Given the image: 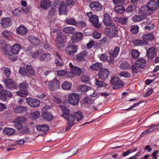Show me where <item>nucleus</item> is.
I'll use <instances>...</instances> for the list:
<instances>
[{
	"mask_svg": "<svg viewBox=\"0 0 159 159\" xmlns=\"http://www.w3.org/2000/svg\"><path fill=\"white\" fill-rule=\"evenodd\" d=\"M108 26L104 29V31L106 35L109 37H118V31L115 24L113 23Z\"/></svg>",
	"mask_w": 159,
	"mask_h": 159,
	"instance_id": "f257e3e1",
	"label": "nucleus"
},
{
	"mask_svg": "<svg viewBox=\"0 0 159 159\" xmlns=\"http://www.w3.org/2000/svg\"><path fill=\"white\" fill-rule=\"evenodd\" d=\"M86 14L89 18V21L94 27L97 28L101 27V25L99 23V18L97 16L93 15L91 11L87 12Z\"/></svg>",
	"mask_w": 159,
	"mask_h": 159,
	"instance_id": "f03ea898",
	"label": "nucleus"
},
{
	"mask_svg": "<svg viewBox=\"0 0 159 159\" xmlns=\"http://www.w3.org/2000/svg\"><path fill=\"white\" fill-rule=\"evenodd\" d=\"M18 87L21 91H19L17 92V95L21 97L26 96L28 93L27 90L28 86L27 83L25 81H23L19 84Z\"/></svg>",
	"mask_w": 159,
	"mask_h": 159,
	"instance_id": "7ed1b4c3",
	"label": "nucleus"
},
{
	"mask_svg": "<svg viewBox=\"0 0 159 159\" xmlns=\"http://www.w3.org/2000/svg\"><path fill=\"white\" fill-rule=\"evenodd\" d=\"M69 67L70 68L72 76H79L81 73L85 72V69L84 67L81 69L75 66H74L72 63L69 64Z\"/></svg>",
	"mask_w": 159,
	"mask_h": 159,
	"instance_id": "20e7f679",
	"label": "nucleus"
},
{
	"mask_svg": "<svg viewBox=\"0 0 159 159\" xmlns=\"http://www.w3.org/2000/svg\"><path fill=\"white\" fill-rule=\"evenodd\" d=\"M4 82L5 84L6 88L11 90L17 89L18 87L17 83L13 79L11 78L5 79Z\"/></svg>",
	"mask_w": 159,
	"mask_h": 159,
	"instance_id": "39448f33",
	"label": "nucleus"
},
{
	"mask_svg": "<svg viewBox=\"0 0 159 159\" xmlns=\"http://www.w3.org/2000/svg\"><path fill=\"white\" fill-rule=\"evenodd\" d=\"M48 85V89L51 91H55L59 87V83L57 79H54L51 81H46Z\"/></svg>",
	"mask_w": 159,
	"mask_h": 159,
	"instance_id": "423d86ee",
	"label": "nucleus"
},
{
	"mask_svg": "<svg viewBox=\"0 0 159 159\" xmlns=\"http://www.w3.org/2000/svg\"><path fill=\"white\" fill-rule=\"evenodd\" d=\"M59 107L63 113L61 115L66 120L75 118L73 115L70 114V110L67 108L63 105L60 106Z\"/></svg>",
	"mask_w": 159,
	"mask_h": 159,
	"instance_id": "0eeeda50",
	"label": "nucleus"
},
{
	"mask_svg": "<svg viewBox=\"0 0 159 159\" xmlns=\"http://www.w3.org/2000/svg\"><path fill=\"white\" fill-rule=\"evenodd\" d=\"M79 95L75 93H72L69 96L68 100L70 103L73 105H77L79 102Z\"/></svg>",
	"mask_w": 159,
	"mask_h": 159,
	"instance_id": "6e6552de",
	"label": "nucleus"
},
{
	"mask_svg": "<svg viewBox=\"0 0 159 159\" xmlns=\"http://www.w3.org/2000/svg\"><path fill=\"white\" fill-rule=\"evenodd\" d=\"M89 6L92 11L95 12L100 11L102 9V5L97 1H93L90 2Z\"/></svg>",
	"mask_w": 159,
	"mask_h": 159,
	"instance_id": "1a4fd4ad",
	"label": "nucleus"
},
{
	"mask_svg": "<svg viewBox=\"0 0 159 159\" xmlns=\"http://www.w3.org/2000/svg\"><path fill=\"white\" fill-rule=\"evenodd\" d=\"M110 74V72L107 69H102L99 70L98 76L99 79L105 80L108 78Z\"/></svg>",
	"mask_w": 159,
	"mask_h": 159,
	"instance_id": "9d476101",
	"label": "nucleus"
},
{
	"mask_svg": "<svg viewBox=\"0 0 159 159\" xmlns=\"http://www.w3.org/2000/svg\"><path fill=\"white\" fill-rule=\"evenodd\" d=\"M26 101L29 105L33 108L38 107L40 103V101L38 99L30 98H27Z\"/></svg>",
	"mask_w": 159,
	"mask_h": 159,
	"instance_id": "9b49d317",
	"label": "nucleus"
},
{
	"mask_svg": "<svg viewBox=\"0 0 159 159\" xmlns=\"http://www.w3.org/2000/svg\"><path fill=\"white\" fill-rule=\"evenodd\" d=\"M110 81L112 84L115 86L117 88H121L124 86L123 81L117 77L112 78Z\"/></svg>",
	"mask_w": 159,
	"mask_h": 159,
	"instance_id": "f8f14e48",
	"label": "nucleus"
},
{
	"mask_svg": "<svg viewBox=\"0 0 159 159\" xmlns=\"http://www.w3.org/2000/svg\"><path fill=\"white\" fill-rule=\"evenodd\" d=\"M3 86L1 84V99L5 101L7 98L12 97V95L10 91L3 90Z\"/></svg>",
	"mask_w": 159,
	"mask_h": 159,
	"instance_id": "ddd939ff",
	"label": "nucleus"
},
{
	"mask_svg": "<svg viewBox=\"0 0 159 159\" xmlns=\"http://www.w3.org/2000/svg\"><path fill=\"white\" fill-rule=\"evenodd\" d=\"M77 50L78 47L77 46L70 45L66 48L65 51L67 54L72 56L77 52Z\"/></svg>",
	"mask_w": 159,
	"mask_h": 159,
	"instance_id": "4468645a",
	"label": "nucleus"
},
{
	"mask_svg": "<svg viewBox=\"0 0 159 159\" xmlns=\"http://www.w3.org/2000/svg\"><path fill=\"white\" fill-rule=\"evenodd\" d=\"M147 4L152 12L153 11L156 10L159 7L158 3L154 0H150Z\"/></svg>",
	"mask_w": 159,
	"mask_h": 159,
	"instance_id": "2eb2a0df",
	"label": "nucleus"
},
{
	"mask_svg": "<svg viewBox=\"0 0 159 159\" xmlns=\"http://www.w3.org/2000/svg\"><path fill=\"white\" fill-rule=\"evenodd\" d=\"M140 12L145 15H150L152 12L147 4L146 5H143L141 7Z\"/></svg>",
	"mask_w": 159,
	"mask_h": 159,
	"instance_id": "dca6fc26",
	"label": "nucleus"
},
{
	"mask_svg": "<svg viewBox=\"0 0 159 159\" xmlns=\"http://www.w3.org/2000/svg\"><path fill=\"white\" fill-rule=\"evenodd\" d=\"M135 65L137 68H143L146 65V61L143 58H140L135 61Z\"/></svg>",
	"mask_w": 159,
	"mask_h": 159,
	"instance_id": "f3484780",
	"label": "nucleus"
},
{
	"mask_svg": "<svg viewBox=\"0 0 159 159\" xmlns=\"http://www.w3.org/2000/svg\"><path fill=\"white\" fill-rule=\"evenodd\" d=\"M83 34L80 32H76L73 35L71 40L73 43L77 42L80 41L83 37Z\"/></svg>",
	"mask_w": 159,
	"mask_h": 159,
	"instance_id": "a211bd4d",
	"label": "nucleus"
},
{
	"mask_svg": "<svg viewBox=\"0 0 159 159\" xmlns=\"http://www.w3.org/2000/svg\"><path fill=\"white\" fill-rule=\"evenodd\" d=\"M103 22L104 25L107 26H109L113 24L112 20L108 13H106L104 14Z\"/></svg>",
	"mask_w": 159,
	"mask_h": 159,
	"instance_id": "6ab92c4d",
	"label": "nucleus"
},
{
	"mask_svg": "<svg viewBox=\"0 0 159 159\" xmlns=\"http://www.w3.org/2000/svg\"><path fill=\"white\" fill-rule=\"evenodd\" d=\"M51 5V2L49 0H41L40 7L44 9H48Z\"/></svg>",
	"mask_w": 159,
	"mask_h": 159,
	"instance_id": "aec40b11",
	"label": "nucleus"
},
{
	"mask_svg": "<svg viewBox=\"0 0 159 159\" xmlns=\"http://www.w3.org/2000/svg\"><path fill=\"white\" fill-rule=\"evenodd\" d=\"M1 24L4 28L10 26L11 24V19L9 18H5L2 19Z\"/></svg>",
	"mask_w": 159,
	"mask_h": 159,
	"instance_id": "412c9836",
	"label": "nucleus"
},
{
	"mask_svg": "<svg viewBox=\"0 0 159 159\" xmlns=\"http://www.w3.org/2000/svg\"><path fill=\"white\" fill-rule=\"evenodd\" d=\"M28 39L30 43L34 46H37L40 43V42L39 40L33 35L29 36Z\"/></svg>",
	"mask_w": 159,
	"mask_h": 159,
	"instance_id": "4be33fe9",
	"label": "nucleus"
},
{
	"mask_svg": "<svg viewBox=\"0 0 159 159\" xmlns=\"http://www.w3.org/2000/svg\"><path fill=\"white\" fill-rule=\"evenodd\" d=\"M21 49L22 47L20 45L15 43L11 47V52L13 54H16Z\"/></svg>",
	"mask_w": 159,
	"mask_h": 159,
	"instance_id": "5701e85b",
	"label": "nucleus"
},
{
	"mask_svg": "<svg viewBox=\"0 0 159 159\" xmlns=\"http://www.w3.org/2000/svg\"><path fill=\"white\" fill-rule=\"evenodd\" d=\"M51 58V55L50 53L48 52L44 53L43 52H41L40 60L41 61H50Z\"/></svg>",
	"mask_w": 159,
	"mask_h": 159,
	"instance_id": "b1692460",
	"label": "nucleus"
},
{
	"mask_svg": "<svg viewBox=\"0 0 159 159\" xmlns=\"http://www.w3.org/2000/svg\"><path fill=\"white\" fill-rule=\"evenodd\" d=\"M154 36L153 34L150 33L148 34H144L142 36V39L144 41L147 42V44L148 43V41H151L154 38Z\"/></svg>",
	"mask_w": 159,
	"mask_h": 159,
	"instance_id": "393cba45",
	"label": "nucleus"
},
{
	"mask_svg": "<svg viewBox=\"0 0 159 159\" xmlns=\"http://www.w3.org/2000/svg\"><path fill=\"white\" fill-rule=\"evenodd\" d=\"M87 54L88 52L87 51L85 50H83L77 55L76 59L80 61H83L84 60V57Z\"/></svg>",
	"mask_w": 159,
	"mask_h": 159,
	"instance_id": "a878e982",
	"label": "nucleus"
},
{
	"mask_svg": "<svg viewBox=\"0 0 159 159\" xmlns=\"http://www.w3.org/2000/svg\"><path fill=\"white\" fill-rule=\"evenodd\" d=\"M42 117L43 119L50 121L53 118V116L51 113L48 111L44 112L42 114Z\"/></svg>",
	"mask_w": 159,
	"mask_h": 159,
	"instance_id": "bb28decb",
	"label": "nucleus"
},
{
	"mask_svg": "<svg viewBox=\"0 0 159 159\" xmlns=\"http://www.w3.org/2000/svg\"><path fill=\"white\" fill-rule=\"evenodd\" d=\"M146 16L145 15H135L132 17V20L134 22H137L142 21L145 19Z\"/></svg>",
	"mask_w": 159,
	"mask_h": 159,
	"instance_id": "cd10ccee",
	"label": "nucleus"
},
{
	"mask_svg": "<svg viewBox=\"0 0 159 159\" xmlns=\"http://www.w3.org/2000/svg\"><path fill=\"white\" fill-rule=\"evenodd\" d=\"M36 129L38 131L46 132L49 129V126L46 124L38 125L36 126Z\"/></svg>",
	"mask_w": 159,
	"mask_h": 159,
	"instance_id": "c85d7f7f",
	"label": "nucleus"
},
{
	"mask_svg": "<svg viewBox=\"0 0 159 159\" xmlns=\"http://www.w3.org/2000/svg\"><path fill=\"white\" fill-rule=\"evenodd\" d=\"M133 44L135 46H142L147 45V42L144 41L143 39L142 40L139 39H135L133 41Z\"/></svg>",
	"mask_w": 159,
	"mask_h": 159,
	"instance_id": "c756f323",
	"label": "nucleus"
},
{
	"mask_svg": "<svg viewBox=\"0 0 159 159\" xmlns=\"http://www.w3.org/2000/svg\"><path fill=\"white\" fill-rule=\"evenodd\" d=\"M67 120V125L65 131H67L69 130L75 124V119H71Z\"/></svg>",
	"mask_w": 159,
	"mask_h": 159,
	"instance_id": "7c9ffc66",
	"label": "nucleus"
},
{
	"mask_svg": "<svg viewBox=\"0 0 159 159\" xmlns=\"http://www.w3.org/2000/svg\"><path fill=\"white\" fill-rule=\"evenodd\" d=\"M16 30L18 33L20 34H25L27 31L26 28L21 25L16 29Z\"/></svg>",
	"mask_w": 159,
	"mask_h": 159,
	"instance_id": "2f4dec72",
	"label": "nucleus"
},
{
	"mask_svg": "<svg viewBox=\"0 0 159 159\" xmlns=\"http://www.w3.org/2000/svg\"><path fill=\"white\" fill-rule=\"evenodd\" d=\"M147 55L148 57L152 59L154 57L155 53V50L154 48H149L147 51Z\"/></svg>",
	"mask_w": 159,
	"mask_h": 159,
	"instance_id": "473e14b6",
	"label": "nucleus"
},
{
	"mask_svg": "<svg viewBox=\"0 0 159 159\" xmlns=\"http://www.w3.org/2000/svg\"><path fill=\"white\" fill-rule=\"evenodd\" d=\"M102 66L101 63L97 62L91 65L89 68L92 70H98L102 67Z\"/></svg>",
	"mask_w": 159,
	"mask_h": 159,
	"instance_id": "72a5a7b5",
	"label": "nucleus"
},
{
	"mask_svg": "<svg viewBox=\"0 0 159 159\" xmlns=\"http://www.w3.org/2000/svg\"><path fill=\"white\" fill-rule=\"evenodd\" d=\"M27 110V108L26 107L19 106L15 108V111L18 113H21L26 112Z\"/></svg>",
	"mask_w": 159,
	"mask_h": 159,
	"instance_id": "f704fd0d",
	"label": "nucleus"
},
{
	"mask_svg": "<svg viewBox=\"0 0 159 159\" xmlns=\"http://www.w3.org/2000/svg\"><path fill=\"white\" fill-rule=\"evenodd\" d=\"M67 8L66 6L63 4L60 5L59 8V13L60 15L64 14L66 15V12Z\"/></svg>",
	"mask_w": 159,
	"mask_h": 159,
	"instance_id": "c9c22d12",
	"label": "nucleus"
},
{
	"mask_svg": "<svg viewBox=\"0 0 159 159\" xmlns=\"http://www.w3.org/2000/svg\"><path fill=\"white\" fill-rule=\"evenodd\" d=\"M16 131L15 129L8 127H6L3 130V132L5 134H6L7 135H12L14 134Z\"/></svg>",
	"mask_w": 159,
	"mask_h": 159,
	"instance_id": "e433bc0d",
	"label": "nucleus"
},
{
	"mask_svg": "<svg viewBox=\"0 0 159 159\" xmlns=\"http://www.w3.org/2000/svg\"><path fill=\"white\" fill-rule=\"evenodd\" d=\"M43 52V51L41 49H39L33 52V54L32 55V58L35 59H38L40 60L41 52Z\"/></svg>",
	"mask_w": 159,
	"mask_h": 159,
	"instance_id": "4c0bfd02",
	"label": "nucleus"
},
{
	"mask_svg": "<svg viewBox=\"0 0 159 159\" xmlns=\"http://www.w3.org/2000/svg\"><path fill=\"white\" fill-rule=\"evenodd\" d=\"M146 127L148 128V129L150 133L157 130L159 128V125L157 124H152Z\"/></svg>",
	"mask_w": 159,
	"mask_h": 159,
	"instance_id": "58836bf2",
	"label": "nucleus"
},
{
	"mask_svg": "<svg viewBox=\"0 0 159 159\" xmlns=\"http://www.w3.org/2000/svg\"><path fill=\"white\" fill-rule=\"evenodd\" d=\"M115 11L120 13H123L125 11V8L123 5H118L114 8Z\"/></svg>",
	"mask_w": 159,
	"mask_h": 159,
	"instance_id": "ea45409f",
	"label": "nucleus"
},
{
	"mask_svg": "<svg viewBox=\"0 0 159 159\" xmlns=\"http://www.w3.org/2000/svg\"><path fill=\"white\" fill-rule=\"evenodd\" d=\"M75 28L69 27L64 28L63 31L65 33L72 34L75 31Z\"/></svg>",
	"mask_w": 159,
	"mask_h": 159,
	"instance_id": "a19ab883",
	"label": "nucleus"
},
{
	"mask_svg": "<svg viewBox=\"0 0 159 159\" xmlns=\"http://www.w3.org/2000/svg\"><path fill=\"white\" fill-rule=\"evenodd\" d=\"M95 84L100 87H105L107 86V84L103 81H101L99 80L96 79L94 80Z\"/></svg>",
	"mask_w": 159,
	"mask_h": 159,
	"instance_id": "79ce46f5",
	"label": "nucleus"
},
{
	"mask_svg": "<svg viewBox=\"0 0 159 159\" xmlns=\"http://www.w3.org/2000/svg\"><path fill=\"white\" fill-rule=\"evenodd\" d=\"M120 51V48L118 46L116 47L114 49V50L110 52V55L114 57H116Z\"/></svg>",
	"mask_w": 159,
	"mask_h": 159,
	"instance_id": "37998d69",
	"label": "nucleus"
},
{
	"mask_svg": "<svg viewBox=\"0 0 159 159\" xmlns=\"http://www.w3.org/2000/svg\"><path fill=\"white\" fill-rule=\"evenodd\" d=\"M83 104L85 106H89L92 102V98L90 97H86L84 98L83 101Z\"/></svg>",
	"mask_w": 159,
	"mask_h": 159,
	"instance_id": "c03bdc74",
	"label": "nucleus"
},
{
	"mask_svg": "<svg viewBox=\"0 0 159 159\" xmlns=\"http://www.w3.org/2000/svg\"><path fill=\"white\" fill-rule=\"evenodd\" d=\"M73 116L75 119H76V120L78 121H79L82 120L83 116L82 113L80 111H78L75 113Z\"/></svg>",
	"mask_w": 159,
	"mask_h": 159,
	"instance_id": "a18cd8bd",
	"label": "nucleus"
},
{
	"mask_svg": "<svg viewBox=\"0 0 159 159\" xmlns=\"http://www.w3.org/2000/svg\"><path fill=\"white\" fill-rule=\"evenodd\" d=\"M62 88L66 90H69L70 89L71 84L68 81H65L63 83L62 85Z\"/></svg>",
	"mask_w": 159,
	"mask_h": 159,
	"instance_id": "49530a36",
	"label": "nucleus"
},
{
	"mask_svg": "<svg viewBox=\"0 0 159 159\" xmlns=\"http://www.w3.org/2000/svg\"><path fill=\"white\" fill-rule=\"evenodd\" d=\"M40 116V113L38 111L33 112L30 115V117L33 120H35Z\"/></svg>",
	"mask_w": 159,
	"mask_h": 159,
	"instance_id": "de8ad7c7",
	"label": "nucleus"
},
{
	"mask_svg": "<svg viewBox=\"0 0 159 159\" xmlns=\"http://www.w3.org/2000/svg\"><path fill=\"white\" fill-rule=\"evenodd\" d=\"M98 57L101 61H105L107 60L109 56L107 53H102L98 54Z\"/></svg>",
	"mask_w": 159,
	"mask_h": 159,
	"instance_id": "09e8293b",
	"label": "nucleus"
},
{
	"mask_svg": "<svg viewBox=\"0 0 159 159\" xmlns=\"http://www.w3.org/2000/svg\"><path fill=\"white\" fill-rule=\"evenodd\" d=\"M65 22L69 25H76L77 24V21L73 18H67L65 20Z\"/></svg>",
	"mask_w": 159,
	"mask_h": 159,
	"instance_id": "8fccbe9b",
	"label": "nucleus"
},
{
	"mask_svg": "<svg viewBox=\"0 0 159 159\" xmlns=\"http://www.w3.org/2000/svg\"><path fill=\"white\" fill-rule=\"evenodd\" d=\"M26 69L31 75H35V71L31 66L27 65L26 66Z\"/></svg>",
	"mask_w": 159,
	"mask_h": 159,
	"instance_id": "3c124183",
	"label": "nucleus"
},
{
	"mask_svg": "<svg viewBox=\"0 0 159 159\" xmlns=\"http://www.w3.org/2000/svg\"><path fill=\"white\" fill-rule=\"evenodd\" d=\"M2 70H4V72L6 77L9 78L11 74V71L9 68L7 67H2L1 69Z\"/></svg>",
	"mask_w": 159,
	"mask_h": 159,
	"instance_id": "603ef678",
	"label": "nucleus"
},
{
	"mask_svg": "<svg viewBox=\"0 0 159 159\" xmlns=\"http://www.w3.org/2000/svg\"><path fill=\"white\" fill-rule=\"evenodd\" d=\"M139 55V52L136 49L133 50L131 52V56L134 58L136 59L138 58Z\"/></svg>",
	"mask_w": 159,
	"mask_h": 159,
	"instance_id": "864d4df0",
	"label": "nucleus"
},
{
	"mask_svg": "<svg viewBox=\"0 0 159 159\" xmlns=\"http://www.w3.org/2000/svg\"><path fill=\"white\" fill-rule=\"evenodd\" d=\"M120 68L123 70H129L131 67L130 66L128 62H125L120 65Z\"/></svg>",
	"mask_w": 159,
	"mask_h": 159,
	"instance_id": "5fc2aeb1",
	"label": "nucleus"
},
{
	"mask_svg": "<svg viewBox=\"0 0 159 159\" xmlns=\"http://www.w3.org/2000/svg\"><path fill=\"white\" fill-rule=\"evenodd\" d=\"M135 10V7L132 5H129L126 8V11L128 13H133Z\"/></svg>",
	"mask_w": 159,
	"mask_h": 159,
	"instance_id": "6e6d98bb",
	"label": "nucleus"
},
{
	"mask_svg": "<svg viewBox=\"0 0 159 159\" xmlns=\"http://www.w3.org/2000/svg\"><path fill=\"white\" fill-rule=\"evenodd\" d=\"M15 120L18 122L21 123L22 124L24 123L26 121V119L24 117L20 116L16 118Z\"/></svg>",
	"mask_w": 159,
	"mask_h": 159,
	"instance_id": "4d7b16f0",
	"label": "nucleus"
},
{
	"mask_svg": "<svg viewBox=\"0 0 159 159\" xmlns=\"http://www.w3.org/2000/svg\"><path fill=\"white\" fill-rule=\"evenodd\" d=\"M14 125L15 128L18 130L21 129L23 127V125L21 123L18 122L16 120L14 121Z\"/></svg>",
	"mask_w": 159,
	"mask_h": 159,
	"instance_id": "13d9d810",
	"label": "nucleus"
},
{
	"mask_svg": "<svg viewBox=\"0 0 159 159\" xmlns=\"http://www.w3.org/2000/svg\"><path fill=\"white\" fill-rule=\"evenodd\" d=\"M56 11V9L53 8H51L48 11V16L50 17H53Z\"/></svg>",
	"mask_w": 159,
	"mask_h": 159,
	"instance_id": "bf43d9fd",
	"label": "nucleus"
},
{
	"mask_svg": "<svg viewBox=\"0 0 159 159\" xmlns=\"http://www.w3.org/2000/svg\"><path fill=\"white\" fill-rule=\"evenodd\" d=\"M128 20V18L127 17H121L119 19L118 21L119 23L121 25L126 24V21Z\"/></svg>",
	"mask_w": 159,
	"mask_h": 159,
	"instance_id": "052dcab7",
	"label": "nucleus"
},
{
	"mask_svg": "<svg viewBox=\"0 0 159 159\" xmlns=\"http://www.w3.org/2000/svg\"><path fill=\"white\" fill-rule=\"evenodd\" d=\"M79 150V148H76L75 147H73L69 151V152H70L71 153V155H70V156L76 154L78 152Z\"/></svg>",
	"mask_w": 159,
	"mask_h": 159,
	"instance_id": "680f3d73",
	"label": "nucleus"
},
{
	"mask_svg": "<svg viewBox=\"0 0 159 159\" xmlns=\"http://www.w3.org/2000/svg\"><path fill=\"white\" fill-rule=\"evenodd\" d=\"M90 87L85 85H83L80 86V89L82 92H84L90 90Z\"/></svg>",
	"mask_w": 159,
	"mask_h": 159,
	"instance_id": "e2e57ef3",
	"label": "nucleus"
},
{
	"mask_svg": "<svg viewBox=\"0 0 159 159\" xmlns=\"http://www.w3.org/2000/svg\"><path fill=\"white\" fill-rule=\"evenodd\" d=\"M7 46H5L4 47H3L2 49L3 51L4 52L5 55L7 56H9L10 55L11 52L9 50L7 49Z\"/></svg>",
	"mask_w": 159,
	"mask_h": 159,
	"instance_id": "0e129e2a",
	"label": "nucleus"
},
{
	"mask_svg": "<svg viewBox=\"0 0 159 159\" xmlns=\"http://www.w3.org/2000/svg\"><path fill=\"white\" fill-rule=\"evenodd\" d=\"M139 27L138 26H132L130 30L131 32L134 34H136L138 32Z\"/></svg>",
	"mask_w": 159,
	"mask_h": 159,
	"instance_id": "69168bd1",
	"label": "nucleus"
},
{
	"mask_svg": "<svg viewBox=\"0 0 159 159\" xmlns=\"http://www.w3.org/2000/svg\"><path fill=\"white\" fill-rule=\"evenodd\" d=\"M120 76H122L125 78L129 77L131 76L130 74L126 71H123L121 72L120 74Z\"/></svg>",
	"mask_w": 159,
	"mask_h": 159,
	"instance_id": "338daca9",
	"label": "nucleus"
},
{
	"mask_svg": "<svg viewBox=\"0 0 159 159\" xmlns=\"http://www.w3.org/2000/svg\"><path fill=\"white\" fill-rule=\"evenodd\" d=\"M19 73L20 74L24 76H26L27 75V73L25 71V68L20 67L19 70Z\"/></svg>",
	"mask_w": 159,
	"mask_h": 159,
	"instance_id": "774afa93",
	"label": "nucleus"
}]
</instances>
